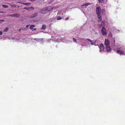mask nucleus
I'll use <instances>...</instances> for the list:
<instances>
[{
    "label": "nucleus",
    "mask_w": 125,
    "mask_h": 125,
    "mask_svg": "<svg viewBox=\"0 0 125 125\" xmlns=\"http://www.w3.org/2000/svg\"><path fill=\"white\" fill-rule=\"evenodd\" d=\"M57 8L55 7H52L51 6H48L46 7V9L47 11H48V12L49 11H50L53 9H57Z\"/></svg>",
    "instance_id": "obj_1"
},
{
    "label": "nucleus",
    "mask_w": 125,
    "mask_h": 125,
    "mask_svg": "<svg viewBox=\"0 0 125 125\" xmlns=\"http://www.w3.org/2000/svg\"><path fill=\"white\" fill-rule=\"evenodd\" d=\"M96 12L97 15H101V9L99 7H98L96 8Z\"/></svg>",
    "instance_id": "obj_2"
},
{
    "label": "nucleus",
    "mask_w": 125,
    "mask_h": 125,
    "mask_svg": "<svg viewBox=\"0 0 125 125\" xmlns=\"http://www.w3.org/2000/svg\"><path fill=\"white\" fill-rule=\"evenodd\" d=\"M101 32L102 35H105L107 34V32L106 31V29L104 27H102L101 30Z\"/></svg>",
    "instance_id": "obj_3"
},
{
    "label": "nucleus",
    "mask_w": 125,
    "mask_h": 125,
    "mask_svg": "<svg viewBox=\"0 0 125 125\" xmlns=\"http://www.w3.org/2000/svg\"><path fill=\"white\" fill-rule=\"evenodd\" d=\"M46 8V7L41 9L39 11V13L42 14H46V13L48 12V11H47V10Z\"/></svg>",
    "instance_id": "obj_4"
},
{
    "label": "nucleus",
    "mask_w": 125,
    "mask_h": 125,
    "mask_svg": "<svg viewBox=\"0 0 125 125\" xmlns=\"http://www.w3.org/2000/svg\"><path fill=\"white\" fill-rule=\"evenodd\" d=\"M110 43L109 40L107 39H105L104 42V45L106 46H109L110 44Z\"/></svg>",
    "instance_id": "obj_5"
},
{
    "label": "nucleus",
    "mask_w": 125,
    "mask_h": 125,
    "mask_svg": "<svg viewBox=\"0 0 125 125\" xmlns=\"http://www.w3.org/2000/svg\"><path fill=\"white\" fill-rule=\"evenodd\" d=\"M91 5V3H88L86 4H83L81 5V7L82 8H86L88 5Z\"/></svg>",
    "instance_id": "obj_6"
},
{
    "label": "nucleus",
    "mask_w": 125,
    "mask_h": 125,
    "mask_svg": "<svg viewBox=\"0 0 125 125\" xmlns=\"http://www.w3.org/2000/svg\"><path fill=\"white\" fill-rule=\"evenodd\" d=\"M23 9H26L27 10H28L30 11H31V10H30V9H32L33 10L34 9V8L32 7H31L29 8L24 7V8Z\"/></svg>",
    "instance_id": "obj_7"
},
{
    "label": "nucleus",
    "mask_w": 125,
    "mask_h": 125,
    "mask_svg": "<svg viewBox=\"0 0 125 125\" xmlns=\"http://www.w3.org/2000/svg\"><path fill=\"white\" fill-rule=\"evenodd\" d=\"M98 16V22H100L102 20V16L101 15H97Z\"/></svg>",
    "instance_id": "obj_8"
},
{
    "label": "nucleus",
    "mask_w": 125,
    "mask_h": 125,
    "mask_svg": "<svg viewBox=\"0 0 125 125\" xmlns=\"http://www.w3.org/2000/svg\"><path fill=\"white\" fill-rule=\"evenodd\" d=\"M116 52L120 54H124L125 55V53H124V51H123L117 50Z\"/></svg>",
    "instance_id": "obj_9"
},
{
    "label": "nucleus",
    "mask_w": 125,
    "mask_h": 125,
    "mask_svg": "<svg viewBox=\"0 0 125 125\" xmlns=\"http://www.w3.org/2000/svg\"><path fill=\"white\" fill-rule=\"evenodd\" d=\"M106 51L108 52H110L111 50V49L109 46H106Z\"/></svg>",
    "instance_id": "obj_10"
},
{
    "label": "nucleus",
    "mask_w": 125,
    "mask_h": 125,
    "mask_svg": "<svg viewBox=\"0 0 125 125\" xmlns=\"http://www.w3.org/2000/svg\"><path fill=\"white\" fill-rule=\"evenodd\" d=\"M99 47L100 49H103V50H104V46L103 44L102 43L99 46H98Z\"/></svg>",
    "instance_id": "obj_11"
},
{
    "label": "nucleus",
    "mask_w": 125,
    "mask_h": 125,
    "mask_svg": "<svg viewBox=\"0 0 125 125\" xmlns=\"http://www.w3.org/2000/svg\"><path fill=\"white\" fill-rule=\"evenodd\" d=\"M105 22L104 21H102L100 25H99V27L100 28L102 26H104L105 24Z\"/></svg>",
    "instance_id": "obj_12"
},
{
    "label": "nucleus",
    "mask_w": 125,
    "mask_h": 125,
    "mask_svg": "<svg viewBox=\"0 0 125 125\" xmlns=\"http://www.w3.org/2000/svg\"><path fill=\"white\" fill-rule=\"evenodd\" d=\"M38 13L37 12H36L34 14H33L31 15V17L32 18H33L34 17H35L37 16H38Z\"/></svg>",
    "instance_id": "obj_13"
},
{
    "label": "nucleus",
    "mask_w": 125,
    "mask_h": 125,
    "mask_svg": "<svg viewBox=\"0 0 125 125\" xmlns=\"http://www.w3.org/2000/svg\"><path fill=\"white\" fill-rule=\"evenodd\" d=\"M46 28V25L43 24L42 25V27L41 28L42 30H45Z\"/></svg>",
    "instance_id": "obj_14"
},
{
    "label": "nucleus",
    "mask_w": 125,
    "mask_h": 125,
    "mask_svg": "<svg viewBox=\"0 0 125 125\" xmlns=\"http://www.w3.org/2000/svg\"><path fill=\"white\" fill-rule=\"evenodd\" d=\"M86 40H88L91 43V44L92 45H94V44L93 43V41L92 40L89 39H86Z\"/></svg>",
    "instance_id": "obj_15"
},
{
    "label": "nucleus",
    "mask_w": 125,
    "mask_h": 125,
    "mask_svg": "<svg viewBox=\"0 0 125 125\" xmlns=\"http://www.w3.org/2000/svg\"><path fill=\"white\" fill-rule=\"evenodd\" d=\"M21 3L22 4H23L25 5H29L31 4V3L30 2H28V3Z\"/></svg>",
    "instance_id": "obj_16"
},
{
    "label": "nucleus",
    "mask_w": 125,
    "mask_h": 125,
    "mask_svg": "<svg viewBox=\"0 0 125 125\" xmlns=\"http://www.w3.org/2000/svg\"><path fill=\"white\" fill-rule=\"evenodd\" d=\"M35 26L34 25H31L30 27V29H32L33 28L35 27Z\"/></svg>",
    "instance_id": "obj_17"
},
{
    "label": "nucleus",
    "mask_w": 125,
    "mask_h": 125,
    "mask_svg": "<svg viewBox=\"0 0 125 125\" xmlns=\"http://www.w3.org/2000/svg\"><path fill=\"white\" fill-rule=\"evenodd\" d=\"M14 15H15V17H19L20 16V14H14Z\"/></svg>",
    "instance_id": "obj_18"
},
{
    "label": "nucleus",
    "mask_w": 125,
    "mask_h": 125,
    "mask_svg": "<svg viewBox=\"0 0 125 125\" xmlns=\"http://www.w3.org/2000/svg\"><path fill=\"white\" fill-rule=\"evenodd\" d=\"M99 2L100 3H102L104 2L103 0H98Z\"/></svg>",
    "instance_id": "obj_19"
},
{
    "label": "nucleus",
    "mask_w": 125,
    "mask_h": 125,
    "mask_svg": "<svg viewBox=\"0 0 125 125\" xmlns=\"http://www.w3.org/2000/svg\"><path fill=\"white\" fill-rule=\"evenodd\" d=\"M9 28H8L7 27L5 28L4 30V32H6L8 30Z\"/></svg>",
    "instance_id": "obj_20"
},
{
    "label": "nucleus",
    "mask_w": 125,
    "mask_h": 125,
    "mask_svg": "<svg viewBox=\"0 0 125 125\" xmlns=\"http://www.w3.org/2000/svg\"><path fill=\"white\" fill-rule=\"evenodd\" d=\"M10 5L11 7H13L15 8V7H16V5L15 4Z\"/></svg>",
    "instance_id": "obj_21"
},
{
    "label": "nucleus",
    "mask_w": 125,
    "mask_h": 125,
    "mask_svg": "<svg viewBox=\"0 0 125 125\" xmlns=\"http://www.w3.org/2000/svg\"><path fill=\"white\" fill-rule=\"evenodd\" d=\"M21 28V30H26V28H25L22 27V28Z\"/></svg>",
    "instance_id": "obj_22"
},
{
    "label": "nucleus",
    "mask_w": 125,
    "mask_h": 125,
    "mask_svg": "<svg viewBox=\"0 0 125 125\" xmlns=\"http://www.w3.org/2000/svg\"><path fill=\"white\" fill-rule=\"evenodd\" d=\"M62 19L60 17L58 16L57 19V20H60Z\"/></svg>",
    "instance_id": "obj_23"
},
{
    "label": "nucleus",
    "mask_w": 125,
    "mask_h": 125,
    "mask_svg": "<svg viewBox=\"0 0 125 125\" xmlns=\"http://www.w3.org/2000/svg\"><path fill=\"white\" fill-rule=\"evenodd\" d=\"M2 7L5 8H7L8 7V6L7 5H2Z\"/></svg>",
    "instance_id": "obj_24"
},
{
    "label": "nucleus",
    "mask_w": 125,
    "mask_h": 125,
    "mask_svg": "<svg viewBox=\"0 0 125 125\" xmlns=\"http://www.w3.org/2000/svg\"><path fill=\"white\" fill-rule=\"evenodd\" d=\"M73 41L74 42H75L76 43L77 42L76 40L74 38H73Z\"/></svg>",
    "instance_id": "obj_25"
},
{
    "label": "nucleus",
    "mask_w": 125,
    "mask_h": 125,
    "mask_svg": "<svg viewBox=\"0 0 125 125\" xmlns=\"http://www.w3.org/2000/svg\"><path fill=\"white\" fill-rule=\"evenodd\" d=\"M10 16L11 17H15V15L14 14H11L10 15Z\"/></svg>",
    "instance_id": "obj_26"
},
{
    "label": "nucleus",
    "mask_w": 125,
    "mask_h": 125,
    "mask_svg": "<svg viewBox=\"0 0 125 125\" xmlns=\"http://www.w3.org/2000/svg\"><path fill=\"white\" fill-rule=\"evenodd\" d=\"M104 51V50H103V49H100V50H99V51L100 52H102Z\"/></svg>",
    "instance_id": "obj_27"
},
{
    "label": "nucleus",
    "mask_w": 125,
    "mask_h": 125,
    "mask_svg": "<svg viewBox=\"0 0 125 125\" xmlns=\"http://www.w3.org/2000/svg\"><path fill=\"white\" fill-rule=\"evenodd\" d=\"M69 18L68 17H67L65 19V20H67L69 19Z\"/></svg>",
    "instance_id": "obj_28"
},
{
    "label": "nucleus",
    "mask_w": 125,
    "mask_h": 125,
    "mask_svg": "<svg viewBox=\"0 0 125 125\" xmlns=\"http://www.w3.org/2000/svg\"><path fill=\"white\" fill-rule=\"evenodd\" d=\"M2 32L1 31H0V35H2Z\"/></svg>",
    "instance_id": "obj_29"
},
{
    "label": "nucleus",
    "mask_w": 125,
    "mask_h": 125,
    "mask_svg": "<svg viewBox=\"0 0 125 125\" xmlns=\"http://www.w3.org/2000/svg\"><path fill=\"white\" fill-rule=\"evenodd\" d=\"M96 40H95L94 41V42H93V43L94 44H95L96 43Z\"/></svg>",
    "instance_id": "obj_30"
},
{
    "label": "nucleus",
    "mask_w": 125,
    "mask_h": 125,
    "mask_svg": "<svg viewBox=\"0 0 125 125\" xmlns=\"http://www.w3.org/2000/svg\"><path fill=\"white\" fill-rule=\"evenodd\" d=\"M29 25H27L26 26V28H28L29 27Z\"/></svg>",
    "instance_id": "obj_31"
},
{
    "label": "nucleus",
    "mask_w": 125,
    "mask_h": 125,
    "mask_svg": "<svg viewBox=\"0 0 125 125\" xmlns=\"http://www.w3.org/2000/svg\"><path fill=\"white\" fill-rule=\"evenodd\" d=\"M36 28H34L32 30L33 31H35L36 30Z\"/></svg>",
    "instance_id": "obj_32"
},
{
    "label": "nucleus",
    "mask_w": 125,
    "mask_h": 125,
    "mask_svg": "<svg viewBox=\"0 0 125 125\" xmlns=\"http://www.w3.org/2000/svg\"><path fill=\"white\" fill-rule=\"evenodd\" d=\"M37 21L36 20H33V21L34 22H36Z\"/></svg>",
    "instance_id": "obj_33"
},
{
    "label": "nucleus",
    "mask_w": 125,
    "mask_h": 125,
    "mask_svg": "<svg viewBox=\"0 0 125 125\" xmlns=\"http://www.w3.org/2000/svg\"><path fill=\"white\" fill-rule=\"evenodd\" d=\"M21 30V28H20L19 30V31L20 32Z\"/></svg>",
    "instance_id": "obj_34"
},
{
    "label": "nucleus",
    "mask_w": 125,
    "mask_h": 125,
    "mask_svg": "<svg viewBox=\"0 0 125 125\" xmlns=\"http://www.w3.org/2000/svg\"><path fill=\"white\" fill-rule=\"evenodd\" d=\"M38 39H34V40H38Z\"/></svg>",
    "instance_id": "obj_35"
},
{
    "label": "nucleus",
    "mask_w": 125,
    "mask_h": 125,
    "mask_svg": "<svg viewBox=\"0 0 125 125\" xmlns=\"http://www.w3.org/2000/svg\"><path fill=\"white\" fill-rule=\"evenodd\" d=\"M50 3H48V4H50Z\"/></svg>",
    "instance_id": "obj_36"
}]
</instances>
